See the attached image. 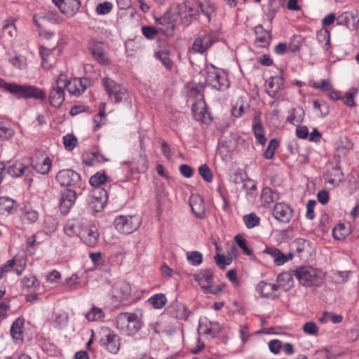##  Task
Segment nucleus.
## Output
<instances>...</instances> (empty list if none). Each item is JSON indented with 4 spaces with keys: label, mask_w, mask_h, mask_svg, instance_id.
Returning <instances> with one entry per match:
<instances>
[{
    "label": "nucleus",
    "mask_w": 359,
    "mask_h": 359,
    "mask_svg": "<svg viewBox=\"0 0 359 359\" xmlns=\"http://www.w3.org/2000/svg\"><path fill=\"white\" fill-rule=\"evenodd\" d=\"M299 283L305 287H319L324 282L325 274L319 269L311 266H302L294 271Z\"/></svg>",
    "instance_id": "f257e3e1"
},
{
    "label": "nucleus",
    "mask_w": 359,
    "mask_h": 359,
    "mask_svg": "<svg viewBox=\"0 0 359 359\" xmlns=\"http://www.w3.org/2000/svg\"><path fill=\"white\" fill-rule=\"evenodd\" d=\"M116 327L129 336L135 335L142 326L137 314L134 313H121L116 318Z\"/></svg>",
    "instance_id": "f03ea898"
},
{
    "label": "nucleus",
    "mask_w": 359,
    "mask_h": 359,
    "mask_svg": "<svg viewBox=\"0 0 359 359\" xmlns=\"http://www.w3.org/2000/svg\"><path fill=\"white\" fill-rule=\"evenodd\" d=\"M205 79L206 84L212 89L224 90L229 87V81L225 74L213 65L206 67Z\"/></svg>",
    "instance_id": "7ed1b4c3"
},
{
    "label": "nucleus",
    "mask_w": 359,
    "mask_h": 359,
    "mask_svg": "<svg viewBox=\"0 0 359 359\" xmlns=\"http://www.w3.org/2000/svg\"><path fill=\"white\" fill-rule=\"evenodd\" d=\"M141 222V218L137 215H118L116 217L114 221V225L119 233L130 234L139 228Z\"/></svg>",
    "instance_id": "20e7f679"
},
{
    "label": "nucleus",
    "mask_w": 359,
    "mask_h": 359,
    "mask_svg": "<svg viewBox=\"0 0 359 359\" xmlns=\"http://www.w3.org/2000/svg\"><path fill=\"white\" fill-rule=\"evenodd\" d=\"M102 83L111 102L120 103L128 100L129 97L128 90L114 80L104 77Z\"/></svg>",
    "instance_id": "39448f33"
},
{
    "label": "nucleus",
    "mask_w": 359,
    "mask_h": 359,
    "mask_svg": "<svg viewBox=\"0 0 359 359\" xmlns=\"http://www.w3.org/2000/svg\"><path fill=\"white\" fill-rule=\"evenodd\" d=\"M55 179L60 186L67 189H76L82 185L81 175L71 169L60 170L57 173Z\"/></svg>",
    "instance_id": "423d86ee"
},
{
    "label": "nucleus",
    "mask_w": 359,
    "mask_h": 359,
    "mask_svg": "<svg viewBox=\"0 0 359 359\" xmlns=\"http://www.w3.org/2000/svg\"><path fill=\"white\" fill-rule=\"evenodd\" d=\"M11 94L15 95L18 98H33L37 100H42L45 98V94L40 88L34 86L18 85L15 83L11 89Z\"/></svg>",
    "instance_id": "0eeeda50"
},
{
    "label": "nucleus",
    "mask_w": 359,
    "mask_h": 359,
    "mask_svg": "<svg viewBox=\"0 0 359 359\" xmlns=\"http://www.w3.org/2000/svg\"><path fill=\"white\" fill-rule=\"evenodd\" d=\"M100 343L110 353L116 354L119 351L120 338L110 329L105 328L102 330Z\"/></svg>",
    "instance_id": "6e6552de"
},
{
    "label": "nucleus",
    "mask_w": 359,
    "mask_h": 359,
    "mask_svg": "<svg viewBox=\"0 0 359 359\" xmlns=\"http://www.w3.org/2000/svg\"><path fill=\"white\" fill-rule=\"evenodd\" d=\"M65 83L62 76H58L52 85L48 98L50 104L54 107H59L65 101Z\"/></svg>",
    "instance_id": "1a4fd4ad"
},
{
    "label": "nucleus",
    "mask_w": 359,
    "mask_h": 359,
    "mask_svg": "<svg viewBox=\"0 0 359 359\" xmlns=\"http://www.w3.org/2000/svg\"><path fill=\"white\" fill-rule=\"evenodd\" d=\"M59 76H62L65 83V88L67 92L73 96L78 97L83 93L88 85V80L86 78L74 79L72 81H69L67 76L64 74H60Z\"/></svg>",
    "instance_id": "9d476101"
},
{
    "label": "nucleus",
    "mask_w": 359,
    "mask_h": 359,
    "mask_svg": "<svg viewBox=\"0 0 359 359\" xmlns=\"http://www.w3.org/2000/svg\"><path fill=\"white\" fill-rule=\"evenodd\" d=\"M175 15L171 10H168L163 16L156 18V23L161 27L160 31L166 36H172L175 29Z\"/></svg>",
    "instance_id": "9b49d317"
},
{
    "label": "nucleus",
    "mask_w": 359,
    "mask_h": 359,
    "mask_svg": "<svg viewBox=\"0 0 359 359\" xmlns=\"http://www.w3.org/2000/svg\"><path fill=\"white\" fill-rule=\"evenodd\" d=\"M216 41V37L210 33L203 32L200 34L192 45V50L194 53H203Z\"/></svg>",
    "instance_id": "f8f14e48"
},
{
    "label": "nucleus",
    "mask_w": 359,
    "mask_h": 359,
    "mask_svg": "<svg viewBox=\"0 0 359 359\" xmlns=\"http://www.w3.org/2000/svg\"><path fill=\"white\" fill-rule=\"evenodd\" d=\"M273 215L279 222L287 223L292 217L293 210L285 203H278L273 208Z\"/></svg>",
    "instance_id": "ddd939ff"
},
{
    "label": "nucleus",
    "mask_w": 359,
    "mask_h": 359,
    "mask_svg": "<svg viewBox=\"0 0 359 359\" xmlns=\"http://www.w3.org/2000/svg\"><path fill=\"white\" fill-rule=\"evenodd\" d=\"M76 199V189H67L64 191L60 200V209L62 213L67 214Z\"/></svg>",
    "instance_id": "4468645a"
},
{
    "label": "nucleus",
    "mask_w": 359,
    "mask_h": 359,
    "mask_svg": "<svg viewBox=\"0 0 359 359\" xmlns=\"http://www.w3.org/2000/svg\"><path fill=\"white\" fill-rule=\"evenodd\" d=\"M58 7L60 11L68 15H74L79 9L80 1L79 0H52Z\"/></svg>",
    "instance_id": "2eb2a0df"
},
{
    "label": "nucleus",
    "mask_w": 359,
    "mask_h": 359,
    "mask_svg": "<svg viewBox=\"0 0 359 359\" xmlns=\"http://www.w3.org/2000/svg\"><path fill=\"white\" fill-rule=\"evenodd\" d=\"M99 236L97 226L90 225L86 229H83L80 238L86 245L95 247L98 243Z\"/></svg>",
    "instance_id": "dca6fc26"
},
{
    "label": "nucleus",
    "mask_w": 359,
    "mask_h": 359,
    "mask_svg": "<svg viewBox=\"0 0 359 359\" xmlns=\"http://www.w3.org/2000/svg\"><path fill=\"white\" fill-rule=\"evenodd\" d=\"M191 111L195 120L202 123H208L210 120L205 103L201 98L192 104Z\"/></svg>",
    "instance_id": "f3484780"
},
{
    "label": "nucleus",
    "mask_w": 359,
    "mask_h": 359,
    "mask_svg": "<svg viewBox=\"0 0 359 359\" xmlns=\"http://www.w3.org/2000/svg\"><path fill=\"white\" fill-rule=\"evenodd\" d=\"M283 86L284 79L282 75L271 76L266 81V93L271 97H275Z\"/></svg>",
    "instance_id": "a211bd4d"
},
{
    "label": "nucleus",
    "mask_w": 359,
    "mask_h": 359,
    "mask_svg": "<svg viewBox=\"0 0 359 359\" xmlns=\"http://www.w3.org/2000/svg\"><path fill=\"white\" fill-rule=\"evenodd\" d=\"M111 296L116 300L121 301L126 299L130 294L129 284L123 280L116 282L111 290Z\"/></svg>",
    "instance_id": "6ab92c4d"
},
{
    "label": "nucleus",
    "mask_w": 359,
    "mask_h": 359,
    "mask_svg": "<svg viewBox=\"0 0 359 359\" xmlns=\"http://www.w3.org/2000/svg\"><path fill=\"white\" fill-rule=\"evenodd\" d=\"M89 50L93 58L102 65H108L110 63L109 58L100 43L91 42L89 43Z\"/></svg>",
    "instance_id": "aec40b11"
},
{
    "label": "nucleus",
    "mask_w": 359,
    "mask_h": 359,
    "mask_svg": "<svg viewBox=\"0 0 359 359\" xmlns=\"http://www.w3.org/2000/svg\"><path fill=\"white\" fill-rule=\"evenodd\" d=\"M84 227V222L81 219H72L67 222L64 231L69 237L80 236Z\"/></svg>",
    "instance_id": "412c9836"
},
{
    "label": "nucleus",
    "mask_w": 359,
    "mask_h": 359,
    "mask_svg": "<svg viewBox=\"0 0 359 359\" xmlns=\"http://www.w3.org/2000/svg\"><path fill=\"white\" fill-rule=\"evenodd\" d=\"M194 277L203 290L208 285L213 283V273L210 269L200 270L198 273L194 274Z\"/></svg>",
    "instance_id": "4be33fe9"
},
{
    "label": "nucleus",
    "mask_w": 359,
    "mask_h": 359,
    "mask_svg": "<svg viewBox=\"0 0 359 359\" xmlns=\"http://www.w3.org/2000/svg\"><path fill=\"white\" fill-rule=\"evenodd\" d=\"M32 168L39 173L42 175L47 174L51 167L52 161L48 156L37 157L32 160Z\"/></svg>",
    "instance_id": "5701e85b"
},
{
    "label": "nucleus",
    "mask_w": 359,
    "mask_h": 359,
    "mask_svg": "<svg viewBox=\"0 0 359 359\" xmlns=\"http://www.w3.org/2000/svg\"><path fill=\"white\" fill-rule=\"evenodd\" d=\"M278 289V286H276V284L269 283L265 281H261L257 285V290L259 292L262 297L272 299L278 297L276 294Z\"/></svg>",
    "instance_id": "b1692460"
},
{
    "label": "nucleus",
    "mask_w": 359,
    "mask_h": 359,
    "mask_svg": "<svg viewBox=\"0 0 359 359\" xmlns=\"http://www.w3.org/2000/svg\"><path fill=\"white\" fill-rule=\"evenodd\" d=\"M192 212L198 218H203L205 215L203 200L198 196H192L189 199Z\"/></svg>",
    "instance_id": "393cba45"
},
{
    "label": "nucleus",
    "mask_w": 359,
    "mask_h": 359,
    "mask_svg": "<svg viewBox=\"0 0 359 359\" xmlns=\"http://www.w3.org/2000/svg\"><path fill=\"white\" fill-rule=\"evenodd\" d=\"M24 320L18 318L11 325V335L16 342H21L23 340Z\"/></svg>",
    "instance_id": "a878e982"
},
{
    "label": "nucleus",
    "mask_w": 359,
    "mask_h": 359,
    "mask_svg": "<svg viewBox=\"0 0 359 359\" xmlns=\"http://www.w3.org/2000/svg\"><path fill=\"white\" fill-rule=\"evenodd\" d=\"M277 285L278 288H281L285 291L290 290L294 286V280L290 272H283L280 273L277 277Z\"/></svg>",
    "instance_id": "bb28decb"
},
{
    "label": "nucleus",
    "mask_w": 359,
    "mask_h": 359,
    "mask_svg": "<svg viewBox=\"0 0 359 359\" xmlns=\"http://www.w3.org/2000/svg\"><path fill=\"white\" fill-rule=\"evenodd\" d=\"M252 128L257 142L264 144L266 139L264 136V127L260 122V118L258 115L255 116L253 118Z\"/></svg>",
    "instance_id": "cd10ccee"
},
{
    "label": "nucleus",
    "mask_w": 359,
    "mask_h": 359,
    "mask_svg": "<svg viewBox=\"0 0 359 359\" xmlns=\"http://www.w3.org/2000/svg\"><path fill=\"white\" fill-rule=\"evenodd\" d=\"M55 49H49L45 46H41L39 53L42 59L41 65L45 69H49L51 67V62L54 61Z\"/></svg>",
    "instance_id": "c85d7f7f"
},
{
    "label": "nucleus",
    "mask_w": 359,
    "mask_h": 359,
    "mask_svg": "<svg viewBox=\"0 0 359 359\" xmlns=\"http://www.w3.org/2000/svg\"><path fill=\"white\" fill-rule=\"evenodd\" d=\"M255 32L256 34V43L259 46L265 47L270 41V33L264 29L262 25H259L255 27Z\"/></svg>",
    "instance_id": "c756f323"
},
{
    "label": "nucleus",
    "mask_w": 359,
    "mask_h": 359,
    "mask_svg": "<svg viewBox=\"0 0 359 359\" xmlns=\"http://www.w3.org/2000/svg\"><path fill=\"white\" fill-rule=\"evenodd\" d=\"M108 161L99 152L86 153L83 155V163L88 166H93L97 163Z\"/></svg>",
    "instance_id": "7c9ffc66"
},
{
    "label": "nucleus",
    "mask_w": 359,
    "mask_h": 359,
    "mask_svg": "<svg viewBox=\"0 0 359 359\" xmlns=\"http://www.w3.org/2000/svg\"><path fill=\"white\" fill-rule=\"evenodd\" d=\"M337 25L348 27L354 25L357 22V15L353 11H346L338 16Z\"/></svg>",
    "instance_id": "2f4dec72"
},
{
    "label": "nucleus",
    "mask_w": 359,
    "mask_h": 359,
    "mask_svg": "<svg viewBox=\"0 0 359 359\" xmlns=\"http://www.w3.org/2000/svg\"><path fill=\"white\" fill-rule=\"evenodd\" d=\"M249 104L243 98L239 97L231 109V114L235 118L241 117L245 112L249 110Z\"/></svg>",
    "instance_id": "473e14b6"
},
{
    "label": "nucleus",
    "mask_w": 359,
    "mask_h": 359,
    "mask_svg": "<svg viewBox=\"0 0 359 359\" xmlns=\"http://www.w3.org/2000/svg\"><path fill=\"white\" fill-rule=\"evenodd\" d=\"M28 170H29L28 166L24 165L20 162H15L13 165H9L6 171L11 177H18L25 175Z\"/></svg>",
    "instance_id": "72a5a7b5"
},
{
    "label": "nucleus",
    "mask_w": 359,
    "mask_h": 359,
    "mask_svg": "<svg viewBox=\"0 0 359 359\" xmlns=\"http://www.w3.org/2000/svg\"><path fill=\"white\" fill-rule=\"evenodd\" d=\"M304 114L302 107L292 109L287 117V121L294 126L299 125L304 120Z\"/></svg>",
    "instance_id": "f704fd0d"
},
{
    "label": "nucleus",
    "mask_w": 359,
    "mask_h": 359,
    "mask_svg": "<svg viewBox=\"0 0 359 359\" xmlns=\"http://www.w3.org/2000/svg\"><path fill=\"white\" fill-rule=\"evenodd\" d=\"M196 6L199 8L201 12L207 17L208 21H210L211 19V15L215 11V6L214 5L209 2L208 1H196Z\"/></svg>",
    "instance_id": "c9c22d12"
},
{
    "label": "nucleus",
    "mask_w": 359,
    "mask_h": 359,
    "mask_svg": "<svg viewBox=\"0 0 359 359\" xmlns=\"http://www.w3.org/2000/svg\"><path fill=\"white\" fill-rule=\"evenodd\" d=\"M21 219L26 224L34 223L39 219V212L36 210L25 208L22 212Z\"/></svg>",
    "instance_id": "e433bc0d"
},
{
    "label": "nucleus",
    "mask_w": 359,
    "mask_h": 359,
    "mask_svg": "<svg viewBox=\"0 0 359 359\" xmlns=\"http://www.w3.org/2000/svg\"><path fill=\"white\" fill-rule=\"evenodd\" d=\"M14 205V201L8 197H0V216L8 215Z\"/></svg>",
    "instance_id": "4c0bfd02"
},
{
    "label": "nucleus",
    "mask_w": 359,
    "mask_h": 359,
    "mask_svg": "<svg viewBox=\"0 0 359 359\" xmlns=\"http://www.w3.org/2000/svg\"><path fill=\"white\" fill-rule=\"evenodd\" d=\"M351 233L350 229L346 227L344 224L339 223L332 229L333 237L339 241L346 238Z\"/></svg>",
    "instance_id": "58836bf2"
},
{
    "label": "nucleus",
    "mask_w": 359,
    "mask_h": 359,
    "mask_svg": "<svg viewBox=\"0 0 359 359\" xmlns=\"http://www.w3.org/2000/svg\"><path fill=\"white\" fill-rule=\"evenodd\" d=\"M313 107L316 116L323 118L329 114V107L325 102L314 100Z\"/></svg>",
    "instance_id": "ea45409f"
},
{
    "label": "nucleus",
    "mask_w": 359,
    "mask_h": 359,
    "mask_svg": "<svg viewBox=\"0 0 359 359\" xmlns=\"http://www.w3.org/2000/svg\"><path fill=\"white\" fill-rule=\"evenodd\" d=\"M317 39L320 43H324L323 48L325 50H328L330 48V32L327 29H320L316 34Z\"/></svg>",
    "instance_id": "a19ab883"
},
{
    "label": "nucleus",
    "mask_w": 359,
    "mask_h": 359,
    "mask_svg": "<svg viewBox=\"0 0 359 359\" xmlns=\"http://www.w3.org/2000/svg\"><path fill=\"white\" fill-rule=\"evenodd\" d=\"M148 302L153 306L154 309H162L167 302V298L164 294H156L149 298Z\"/></svg>",
    "instance_id": "79ce46f5"
},
{
    "label": "nucleus",
    "mask_w": 359,
    "mask_h": 359,
    "mask_svg": "<svg viewBox=\"0 0 359 359\" xmlns=\"http://www.w3.org/2000/svg\"><path fill=\"white\" fill-rule=\"evenodd\" d=\"M86 318L89 321H100L104 318V313L102 309L93 306L86 313Z\"/></svg>",
    "instance_id": "37998d69"
},
{
    "label": "nucleus",
    "mask_w": 359,
    "mask_h": 359,
    "mask_svg": "<svg viewBox=\"0 0 359 359\" xmlns=\"http://www.w3.org/2000/svg\"><path fill=\"white\" fill-rule=\"evenodd\" d=\"M22 287L27 290H35L39 287V280L34 276L29 275L25 276L22 279Z\"/></svg>",
    "instance_id": "c03bdc74"
},
{
    "label": "nucleus",
    "mask_w": 359,
    "mask_h": 359,
    "mask_svg": "<svg viewBox=\"0 0 359 359\" xmlns=\"http://www.w3.org/2000/svg\"><path fill=\"white\" fill-rule=\"evenodd\" d=\"M243 222L248 229L257 226L260 222V218L254 212L243 216Z\"/></svg>",
    "instance_id": "a18cd8bd"
},
{
    "label": "nucleus",
    "mask_w": 359,
    "mask_h": 359,
    "mask_svg": "<svg viewBox=\"0 0 359 359\" xmlns=\"http://www.w3.org/2000/svg\"><path fill=\"white\" fill-rule=\"evenodd\" d=\"M358 93V88H351L345 93L344 97H341V100L344 101V104L347 107H353L355 105L354 97L357 95Z\"/></svg>",
    "instance_id": "49530a36"
},
{
    "label": "nucleus",
    "mask_w": 359,
    "mask_h": 359,
    "mask_svg": "<svg viewBox=\"0 0 359 359\" xmlns=\"http://www.w3.org/2000/svg\"><path fill=\"white\" fill-rule=\"evenodd\" d=\"M173 315L177 318L184 319L189 316V311L185 305L177 303L175 305Z\"/></svg>",
    "instance_id": "de8ad7c7"
},
{
    "label": "nucleus",
    "mask_w": 359,
    "mask_h": 359,
    "mask_svg": "<svg viewBox=\"0 0 359 359\" xmlns=\"http://www.w3.org/2000/svg\"><path fill=\"white\" fill-rule=\"evenodd\" d=\"M14 130L7 123L0 121V138L8 140L13 137Z\"/></svg>",
    "instance_id": "09e8293b"
},
{
    "label": "nucleus",
    "mask_w": 359,
    "mask_h": 359,
    "mask_svg": "<svg viewBox=\"0 0 359 359\" xmlns=\"http://www.w3.org/2000/svg\"><path fill=\"white\" fill-rule=\"evenodd\" d=\"M334 177L330 174L327 177V182L332 186L339 185L342 180L343 175L341 170L337 167L333 168Z\"/></svg>",
    "instance_id": "8fccbe9b"
},
{
    "label": "nucleus",
    "mask_w": 359,
    "mask_h": 359,
    "mask_svg": "<svg viewBox=\"0 0 359 359\" xmlns=\"http://www.w3.org/2000/svg\"><path fill=\"white\" fill-rule=\"evenodd\" d=\"M108 180V177L105 175V173H101L97 172L95 175L90 177L89 180V183L90 185L93 187H97L99 185L103 184Z\"/></svg>",
    "instance_id": "3c124183"
},
{
    "label": "nucleus",
    "mask_w": 359,
    "mask_h": 359,
    "mask_svg": "<svg viewBox=\"0 0 359 359\" xmlns=\"http://www.w3.org/2000/svg\"><path fill=\"white\" fill-rule=\"evenodd\" d=\"M155 57L160 60L166 69H170L172 67V63L167 52L158 51L155 53Z\"/></svg>",
    "instance_id": "603ef678"
},
{
    "label": "nucleus",
    "mask_w": 359,
    "mask_h": 359,
    "mask_svg": "<svg viewBox=\"0 0 359 359\" xmlns=\"http://www.w3.org/2000/svg\"><path fill=\"white\" fill-rule=\"evenodd\" d=\"M187 260L193 266H198L203 262V255L198 251L187 252Z\"/></svg>",
    "instance_id": "864d4df0"
},
{
    "label": "nucleus",
    "mask_w": 359,
    "mask_h": 359,
    "mask_svg": "<svg viewBox=\"0 0 359 359\" xmlns=\"http://www.w3.org/2000/svg\"><path fill=\"white\" fill-rule=\"evenodd\" d=\"M113 5L109 1H104L98 4L95 7V12L97 15H103L110 13L112 10Z\"/></svg>",
    "instance_id": "5fc2aeb1"
},
{
    "label": "nucleus",
    "mask_w": 359,
    "mask_h": 359,
    "mask_svg": "<svg viewBox=\"0 0 359 359\" xmlns=\"http://www.w3.org/2000/svg\"><path fill=\"white\" fill-rule=\"evenodd\" d=\"M343 316L341 315L334 314L332 312H324L323 317L320 318L321 323L327 322V320L332 321L333 323H339L342 321Z\"/></svg>",
    "instance_id": "6e6d98bb"
},
{
    "label": "nucleus",
    "mask_w": 359,
    "mask_h": 359,
    "mask_svg": "<svg viewBox=\"0 0 359 359\" xmlns=\"http://www.w3.org/2000/svg\"><path fill=\"white\" fill-rule=\"evenodd\" d=\"M198 172L203 179L207 182H211L212 181V173L206 164H202L199 166Z\"/></svg>",
    "instance_id": "4d7b16f0"
},
{
    "label": "nucleus",
    "mask_w": 359,
    "mask_h": 359,
    "mask_svg": "<svg viewBox=\"0 0 359 359\" xmlns=\"http://www.w3.org/2000/svg\"><path fill=\"white\" fill-rule=\"evenodd\" d=\"M276 194L273 192L269 187H265L262 189V201L264 204H269L274 201Z\"/></svg>",
    "instance_id": "13d9d810"
},
{
    "label": "nucleus",
    "mask_w": 359,
    "mask_h": 359,
    "mask_svg": "<svg viewBox=\"0 0 359 359\" xmlns=\"http://www.w3.org/2000/svg\"><path fill=\"white\" fill-rule=\"evenodd\" d=\"M63 144L67 150H72L77 144L76 137L72 135L67 134L63 137Z\"/></svg>",
    "instance_id": "bf43d9fd"
},
{
    "label": "nucleus",
    "mask_w": 359,
    "mask_h": 359,
    "mask_svg": "<svg viewBox=\"0 0 359 359\" xmlns=\"http://www.w3.org/2000/svg\"><path fill=\"white\" fill-rule=\"evenodd\" d=\"M10 63L19 69H23L26 67V60L21 55H15L9 59Z\"/></svg>",
    "instance_id": "052dcab7"
},
{
    "label": "nucleus",
    "mask_w": 359,
    "mask_h": 359,
    "mask_svg": "<svg viewBox=\"0 0 359 359\" xmlns=\"http://www.w3.org/2000/svg\"><path fill=\"white\" fill-rule=\"evenodd\" d=\"M278 145V142L275 139L270 140L269 144L264 151V157L267 159H271L273 157L276 149Z\"/></svg>",
    "instance_id": "680f3d73"
},
{
    "label": "nucleus",
    "mask_w": 359,
    "mask_h": 359,
    "mask_svg": "<svg viewBox=\"0 0 359 359\" xmlns=\"http://www.w3.org/2000/svg\"><path fill=\"white\" fill-rule=\"evenodd\" d=\"M243 187L245 189L246 194L252 198L256 195L257 187L253 180H248L245 181Z\"/></svg>",
    "instance_id": "e2e57ef3"
},
{
    "label": "nucleus",
    "mask_w": 359,
    "mask_h": 359,
    "mask_svg": "<svg viewBox=\"0 0 359 359\" xmlns=\"http://www.w3.org/2000/svg\"><path fill=\"white\" fill-rule=\"evenodd\" d=\"M224 284L221 283L218 285H213L212 283L208 285V286L205 287L203 291L205 294H212L215 295H218L222 291L224 287Z\"/></svg>",
    "instance_id": "0e129e2a"
},
{
    "label": "nucleus",
    "mask_w": 359,
    "mask_h": 359,
    "mask_svg": "<svg viewBox=\"0 0 359 359\" xmlns=\"http://www.w3.org/2000/svg\"><path fill=\"white\" fill-rule=\"evenodd\" d=\"M313 87L316 89H320L325 91L330 90L332 88V86L329 79H323L320 81L315 82L313 84Z\"/></svg>",
    "instance_id": "69168bd1"
},
{
    "label": "nucleus",
    "mask_w": 359,
    "mask_h": 359,
    "mask_svg": "<svg viewBox=\"0 0 359 359\" xmlns=\"http://www.w3.org/2000/svg\"><path fill=\"white\" fill-rule=\"evenodd\" d=\"M235 241L241 249L248 255L252 254V251L248 248L246 241L241 236L237 235L235 236Z\"/></svg>",
    "instance_id": "338daca9"
},
{
    "label": "nucleus",
    "mask_w": 359,
    "mask_h": 359,
    "mask_svg": "<svg viewBox=\"0 0 359 359\" xmlns=\"http://www.w3.org/2000/svg\"><path fill=\"white\" fill-rule=\"evenodd\" d=\"M142 34L149 39H153L157 35L158 31L152 26H143L142 27Z\"/></svg>",
    "instance_id": "774afa93"
}]
</instances>
